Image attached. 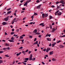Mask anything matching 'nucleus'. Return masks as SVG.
Returning a JSON list of instances; mask_svg holds the SVG:
<instances>
[{
  "instance_id": "30",
  "label": "nucleus",
  "mask_w": 65,
  "mask_h": 65,
  "mask_svg": "<svg viewBox=\"0 0 65 65\" xmlns=\"http://www.w3.org/2000/svg\"><path fill=\"white\" fill-rule=\"evenodd\" d=\"M29 37L30 38H32L33 37V36H30Z\"/></svg>"
},
{
  "instance_id": "8",
  "label": "nucleus",
  "mask_w": 65,
  "mask_h": 65,
  "mask_svg": "<svg viewBox=\"0 0 65 65\" xmlns=\"http://www.w3.org/2000/svg\"><path fill=\"white\" fill-rule=\"evenodd\" d=\"M6 24H7V23L5 22H3L2 23V25H6Z\"/></svg>"
},
{
  "instance_id": "50",
  "label": "nucleus",
  "mask_w": 65,
  "mask_h": 65,
  "mask_svg": "<svg viewBox=\"0 0 65 65\" xmlns=\"http://www.w3.org/2000/svg\"><path fill=\"white\" fill-rule=\"evenodd\" d=\"M37 39L36 38H35L34 40V41H36V40Z\"/></svg>"
},
{
  "instance_id": "21",
  "label": "nucleus",
  "mask_w": 65,
  "mask_h": 65,
  "mask_svg": "<svg viewBox=\"0 0 65 65\" xmlns=\"http://www.w3.org/2000/svg\"><path fill=\"white\" fill-rule=\"evenodd\" d=\"M60 48H62V47H64V46L62 45H60Z\"/></svg>"
},
{
  "instance_id": "12",
  "label": "nucleus",
  "mask_w": 65,
  "mask_h": 65,
  "mask_svg": "<svg viewBox=\"0 0 65 65\" xmlns=\"http://www.w3.org/2000/svg\"><path fill=\"white\" fill-rule=\"evenodd\" d=\"M56 43H53L52 44V47H54V46H55V44H56Z\"/></svg>"
},
{
  "instance_id": "54",
  "label": "nucleus",
  "mask_w": 65,
  "mask_h": 65,
  "mask_svg": "<svg viewBox=\"0 0 65 65\" xmlns=\"http://www.w3.org/2000/svg\"><path fill=\"white\" fill-rule=\"evenodd\" d=\"M24 39H22V40H21V41H22V42L23 43V42H24Z\"/></svg>"
},
{
  "instance_id": "9",
  "label": "nucleus",
  "mask_w": 65,
  "mask_h": 65,
  "mask_svg": "<svg viewBox=\"0 0 65 65\" xmlns=\"http://www.w3.org/2000/svg\"><path fill=\"white\" fill-rule=\"evenodd\" d=\"M61 14H62V13L60 12H59L57 13V14H58V15H61Z\"/></svg>"
},
{
  "instance_id": "20",
  "label": "nucleus",
  "mask_w": 65,
  "mask_h": 65,
  "mask_svg": "<svg viewBox=\"0 0 65 65\" xmlns=\"http://www.w3.org/2000/svg\"><path fill=\"white\" fill-rule=\"evenodd\" d=\"M22 53H23V54H24V55H26V53H25V51H22Z\"/></svg>"
},
{
  "instance_id": "48",
  "label": "nucleus",
  "mask_w": 65,
  "mask_h": 65,
  "mask_svg": "<svg viewBox=\"0 0 65 65\" xmlns=\"http://www.w3.org/2000/svg\"><path fill=\"white\" fill-rule=\"evenodd\" d=\"M7 50H10V48L9 47H8L7 48Z\"/></svg>"
},
{
  "instance_id": "2",
  "label": "nucleus",
  "mask_w": 65,
  "mask_h": 65,
  "mask_svg": "<svg viewBox=\"0 0 65 65\" xmlns=\"http://www.w3.org/2000/svg\"><path fill=\"white\" fill-rule=\"evenodd\" d=\"M33 56H32V55L31 54L29 58V60L30 61H31V60H32V57Z\"/></svg>"
},
{
  "instance_id": "5",
  "label": "nucleus",
  "mask_w": 65,
  "mask_h": 65,
  "mask_svg": "<svg viewBox=\"0 0 65 65\" xmlns=\"http://www.w3.org/2000/svg\"><path fill=\"white\" fill-rule=\"evenodd\" d=\"M57 29V28H56L55 29L54 28H53L52 29V32H53V33H54V31H55V30H56Z\"/></svg>"
},
{
  "instance_id": "14",
  "label": "nucleus",
  "mask_w": 65,
  "mask_h": 65,
  "mask_svg": "<svg viewBox=\"0 0 65 65\" xmlns=\"http://www.w3.org/2000/svg\"><path fill=\"white\" fill-rule=\"evenodd\" d=\"M24 60L26 61H28L29 60V58H26L24 59Z\"/></svg>"
},
{
  "instance_id": "62",
  "label": "nucleus",
  "mask_w": 65,
  "mask_h": 65,
  "mask_svg": "<svg viewBox=\"0 0 65 65\" xmlns=\"http://www.w3.org/2000/svg\"><path fill=\"white\" fill-rule=\"evenodd\" d=\"M22 9L23 10H25V8H23Z\"/></svg>"
},
{
  "instance_id": "57",
  "label": "nucleus",
  "mask_w": 65,
  "mask_h": 65,
  "mask_svg": "<svg viewBox=\"0 0 65 65\" xmlns=\"http://www.w3.org/2000/svg\"><path fill=\"white\" fill-rule=\"evenodd\" d=\"M55 25V23H52V25Z\"/></svg>"
},
{
  "instance_id": "51",
  "label": "nucleus",
  "mask_w": 65,
  "mask_h": 65,
  "mask_svg": "<svg viewBox=\"0 0 65 65\" xmlns=\"http://www.w3.org/2000/svg\"><path fill=\"white\" fill-rule=\"evenodd\" d=\"M10 9H11V8H9L7 9V10H8V11L9 10H10Z\"/></svg>"
},
{
  "instance_id": "42",
  "label": "nucleus",
  "mask_w": 65,
  "mask_h": 65,
  "mask_svg": "<svg viewBox=\"0 0 65 65\" xmlns=\"http://www.w3.org/2000/svg\"><path fill=\"white\" fill-rule=\"evenodd\" d=\"M22 4H23L20 3L19 5V6H21V5H22Z\"/></svg>"
},
{
  "instance_id": "36",
  "label": "nucleus",
  "mask_w": 65,
  "mask_h": 65,
  "mask_svg": "<svg viewBox=\"0 0 65 65\" xmlns=\"http://www.w3.org/2000/svg\"><path fill=\"white\" fill-rule=\"evenodd\" d=\"M48 34L47 33V34L46 35V37H47V36H48Z\"/></svg>"
},
{
  "instance_id": "61",
  "label": "nucleus",
  "mask_w": 65,
  "mask_h": 65,
  "mask_svg": "<svg viewBox=\"0 0 65 65\" xmlns=\"http://www.w3.org/2000/svg\"><path fill=\"white\" fill-rule=\"evenodd\" d=\"M16 55L17 56H19V55H20V54H19V53H18Z\"/></svg>"
},
{
  "instance_id": "59",
  "label": "nucleus",
  "mask_w": 65,
  "mask_h": 65,
  "mask_svg": "<svg viewBox=\"0 0 65 65\" xmlns=\"http://www.w3.org/2000/svg\"><path fill=\"white\" fill-rule=\"evenodd\" d=\"M28 50H27L26 51H25V52H28Z\"/></svg>"
},
{
  "instance_id": "40",
  "label": "nucleus",
  "mask_w": 65,
  "mask_h": 65,
  "mask_svg": "<svg viewBox=\"0 0 65 65\" xmlns=\"http://www.w3.org/2000/svg\"><path fill=\"white\" fill-rule=\"evenodd\" d=\"M36 34H37L38 35H39V34H40V33L39 32H37Z\"/></svg>"
},
{
  "instance_id": "63",
  "label": "nucleus",
  "mask_w": 65,
  "mask_h": 65,
  "mask_svg": "<svg viewBox=\"0 0 65 65\" xmlns=\"http://www.w3.org/2000/svg\"><path fill=\"white\" fill-rule=\"evenodd\" d=\"M51 36V34H49V35H48V36H49V37H50V36Z\"/></svg>"
},
{
  "instance_id": "27",
  "label": "nucleus",
  "mask_w": 65,
  "mask_h": 65,
  "mask_svg": "<svg viewBox=\"0 0 65 65\" xmlns=\"http://www.w3.org/2000/svg\"><path fill=\"white\" fill-rule=\"evenodd\" d=\"M3 62V61L2 60H0V63H2Z\"/></svg>"
},
{
  "instance_id": "45",
  "label": "nucleus",
  "mask_w": 65,
  "mask_h": 65,
  "mask_svg": "<svg viewBox=\"0 0 65 65\" xmlns=\"http://www.w3.org/2000/svg\"><path fill=\"white\" fill-rule=\"evenodd\" d=\"M22 63H23V64H24V65H26V63L24 62H22Z\"/></svg>"
},
{
  "instance_id": "52",
  "label": "nucleus",
  "mask_w": 65,
  "mask_h": 65,
  "mask_svg": "<svg viewBox=\"0 0 65 65\" xmlns=\"http://www.w3.org/2000/svg\"><path fill=\"white\" fill-rule=\"evenodd\" d=\"M3 50H7V48H3Z\"/></svg>"
},
{
  "instance_id": "1",
  "label": "nucleus",
  "mask_w": 65,
  "mask_h": 65,
  "mask_svg": "<svg viewBox=\"0 0 65 65\" xmlns=\"http://www.w3.org/2000/svg\"><path fill=\"white\" fill-rule=\"evenodd\" d=\"M59 3H62V4H65V3L64 2V1L63 0H61L59 1Z\"/></svg>"
},
{
  "instance_id": "58",
  "label": "nucleus",
  "mask_w": 65,
  "mask_h": 65,
  "mask_svg": "<svg viewBox=\"0 0 65 65\" xmlns=\"http://www.w3.org/2000/svg\"><path fill=\"white\" fill-rule=\"evenodd\" d=\"M19 49H22L23 48V47H21L19 48Z\"/></svg>"
},
{
  "instance_id": "47",
  "label": "nucleus",
  "mask_w": 65,
  "mask_h": 65,
  "mask_svg": "<svg viewBox=\"0 0 65 65\" xmlns=\"http://www.w3.org/2000/svg\"><path fill=\"white\" fill-rule=\"evenodd\" d=\"M32 24H33V22H30L29 23V24H30V25H32Z\"/></svg>"
},
{
  "instance_id": "26",
  "label": "nucleus",
  "mask_w": 65,
  "mask_h": 65,
  "mask_svg": "<svg viewBox=\"0 0 65 65\" xmlns=\"http://www.w3.org/2000/svg\"><path fill=\"white\" fill-rule=\"evenodd\" d=\"M20 39H23V37L22 36H20Z\"/></svg>"
},
{
  "instance_id": "4",
  "label": "nucleus",
  "mask_w": 65,
  "mask_h": 65,
  "mask_svg": "<svg viewBox=\"0 0 65 65\" xmlns=\"http://www.w3.org/2000/svg\"><path fill=\"white\" fill-rule=\"evenodd\" d=\"M51 50V48H48L46 49V52H48V51H50Z\"/></svg>"
},
{
  "instance_id": "60",
  "label": "nucleus",
  "mask_w": 65,
  "mask_h": 65,
  "mask_svg": "<svg viewBox=\"0 0 65 65\" xmlns=\"http://www.w3.org/2000/svg\"><path fill=\"white\" fill-rule=\"evenodd\" d=\"M43 51L44 52H45V51H46V48H45L43 50Z\"/></svg>"
},
{
  "instance_id": "24",
  "label": "nucleus",
  "mask_w": 65,
  "mask_h": 65,
  "mask_svg": "<svg viewBox=\"0 0 65 65\" xmlns=\"http://www.w3.org/2000/svg\"><path fill=\"white\" fill-rule=\"evenodd\" d=\"M44 24V23H42L39 24V26H42V25Z\"/></svg>"
},
{
  "instance_id": "56",
  "label": "nucleus",
  "mask_w": 65,
  "mask_h": 65,
  "mask_svg": "<svg viewBox=\"0 0 65 65\" xmlns=\"http://www.w3.org/2000/svg\"><path fill=\"white\" fill-rule=\"evenodd\" d=\"M22 36L23 37H24L25 36V35L23 34L22 35Z\"/></svg>"
},
{
  "instance_id": "13",
  "label": "nucleus",
  "mask_w": 65,
  "mask_h": 65,
  "mask_svg": "<svg viewBox=\"0 0 65 65\" xmlns=\"http://www.w3.org/2000/svg\"><path fill=\"white\" fill-rule=\"evenodd\" d=\"M44 15V17L46 18L47 16H48V15H47V14H45Z\"/></svg>"
},
{
  "instance_id": "31",
  "label": "nucleus",
  "mask_w": 65,
  "mask_h": 65,
  "mask_svg": "<svg viewBox=\"0 0 65 65\" xmlns=\"http://www.w3.org/2000/svg\"><path fill=\"white\" fill-rule=\"evenodd\" d=\"M5 56H6V57H9V56H8V55H5Z\"/></svg>"
},
{
  "instance_id": "28",
  "label": "nucleus",
  "mask_w": 65,
  "mask_h": 65,
  "mask_svg": "<svg viewBox=\"0 0 65 65\" xmlns=\"http://www.w3.org/2000/svg\"><path fill=\"white\" fill-rule=\"evenodd\" d=\"M52 60H53V61H55V60H56V59H55V58H53Z\"/></svg>"
},
{
  "instance_id": "41",
  "label": "nucleus",
  "mask_w": 65,
  "mask_h": 65,
  "mask_svg": "<svg viewBox=\"0 0 65 65\" xmlns=\"http://www.w3.org/2000/svg\"><path fill=\"white\" fill-rule=\"evenodd\" d=\"M36 2H37V3H39V2H39V1H36Z\"/></svg>"
},
{
  "instance_id": "33",
  "label": "nucleus",
  "mask_w": 65,
  "mask_h": 65,
  "mask_svg": "<svg viewBox=\"0 0 65 65\" xmlns=\"http://www.w3.org/2000/svg\"><path fill=\"white\" fill-rule=\"evenodd\" d=\"M50 28H51V29H52V26H51V25H50Z\"/></svg>"
},
{
  "instance_id": "39",
  "label": "nucleus",
  "mask_w": 65,
  "mask_h": 65,
  "mask_svg": "<svg viewBox=\"0 0 65 65\" xmlns=\"http://www.w3.org/2000/svg\"><path fill=\"white\" fill-rule=\"evenodd\" d=\"M58 3H60V2H57L56 3V4H58Z\"/></svg>"
},
{
  "instance_id": "10",
  "label": "nucleus",
  "mask_w": 65,
  "mask_h": 65,
  "mask_svg": "<svg viewBox=\"0 0 65 65\" xmlns=\"http://www.w3.org/2000/svg\"><path fill=\"white\" fill-rule=\"evenodd\" d=\"M53 51H52L50 52V55H53Z\"/></svg>"
},
{
  "instance_id": "35",
  "label": "nucleus",
  "mask_w": 65,
  "mask_h": 65,
  "mask_svg": "<svg viewBox=\"0 0 65 65\" xmlns=\"http://www.w3.org/2000/svg\"><path fill=\"white\" fill-rule=\"evenodd\" d=\"M4 52H3V51H0V53L1 54H2V53H4Z\"/></svg>"
},
{
  "instance_id": "32",
  "label": "nucleus",
  "mask_w": 65,
  "mask_h": 65,
  "mask_svg": "<svg viewBox=\"0 0 65 65\" xmlns=\"http://www.w3.org/2000/svg\"><path fill=\"white\" fill-rule=\"evenodd\" d=\"M24 0H22V1H20L21 3H22L23 2H24Z\"/></svg>"
},
{
  "instance_id": "6",
  "label": "nucleus",
  "mask_w": 65,
  "mask_h": 65,
  "mask_svg": "<svg viewBox=\"0 0 65 65\" xmlns=\"http://www.w3.org/2000/svg\"><path fill=\"white\" fill-rule=\"evenodd\" d=\"M41 6V4H40L38 6V7H37L36 8H37L38 9L39 8H40V7Z\"/></svg>"
},
{
  "instance_id": "55",
  "label": "nucleus",
  "mask_w": 65,
  "mask_h": 65,
  "mask_svg": "<svg viewBox=\"0 0 65 65\" xmlns=\"http://www.w3.org/2000/svg\"><path fill=\"white\" fill-rule=\"evenodd\" d=\"M39 38H41V35H39Z\"/></svg>"
},
{
  "instance_id": "53",
  "label": "nucleus",
  "mask_w": 65,
  "mask_h": 65,
  "mask_svg": "<svg viewBox=\"0 0 65 65\" xmlns=\"http://www.w3.org/2000/svg\"><path fill=\"white\" fill-rule=\"evenodd\" d=\"M15 61H14L13 62V64H14L15 63Z\"/></svg>"
},
{
  "instance_id": "18",
  "label": "nucleus",
  "mask_w": 65,
  "mask_h": 65,
  "mask_svg": "<svg viewBox=\"0 0 65 65\" xmlns=\"http://www.w3.org/2000/svg\"><path fill=\"white\" fill-rule=\"evenodd\" d=\"M42 17L43 18H44V14L43 13V14H42Z\"/></svg>"
},
{
  "instance_id": "15",
  "label": "nucleus",
  "mask_w": 65,
  "mask_h": 65,
  "mask_svg": "<svg viewBox=\"0 0 65 65\" xmlns=\"http://www.w3.org/2000/svg\"><path fill=\"white\" fill-rule=\"evenodd\" d=\"M47 41H51V40L49 38H47Z\"/></svg>"
},
{
  "instance_id": "11",
  "label": "nucleus",
  "mask_w": 65,
  "mask_h": 65,
  "mask_svg": "<svg viewBox=\"0 0 65 65\" xmlns=\"http://www.w3.org/2000/svg\"><path fill=\"white\" fill-rule=\"evenodd\" d=\"M28 4V3L27 2H26L24 4V6H26V5H27Z\"/></svg>"
},
{
  "instance_id": "64",
  "label": "nucleus",
  "mask_w": 65,
  "mask_h": 65,
  "mask_svg": "<svg viewBox=\"0 0 65 65\" xmlns=\"http://www.w3.org/2000/svg\"><path fill=\"white\" fill-rule=\"evenodd\" d=\"M62 37H65V35L62 36Z\"/></svg>"
},
{
  "instance_id": "29",
  "label": "nucleus",
  "mask_w": 65,
  "mask_h": 65,
  "mask_svg": "<svg viewBox=\"0 0 65 65\" xmlns=\"http://www.w3.org/2000/svg\"><path fill=\"white\" fill-rule=\"evenodd\" d=\"M11 40H14V38L13 37H12L11 39Z\"/></svg>"
},
{
  "instance_id": "23",
  "label": "nucleus",
  "mask_w": 65,
  "mask_h": 65,
  "mask_svg": "<svg viewBox=\"0 0 65 65\" xmlns=\"http://www.w3.org/2000/svg\"><path fill=\"white\" fill-rule=\"evenodd\" d=\"M15 33L14 32H11V35H13V34H14Z\"/></svg>"
},
{
  "instance_id": "43",
  "label": "nucleus",
  "mask_w": 65,
  "mask_h": 65,
  "mask_svg": "<svg viewBox=\"0 0 65 65\" xmlns=\"http://www.w3.org/2000/svg\"><path fill=\"white\" fill-rule=\"evenodd\" d=\"M49 46H52V44L51 43H50V44L49 45Z\"/></svg>"
},
{
  "instance_id": "16",
  "label": "nucleus",
  "mask_w": 65,
  "mask_h": 65,
  "mask_svg": "<svg viewBox=\"0 0 65 65\" xmlns=\"http://www.w3.org/2000/svg\"><path fill=\"white\" fill-rule=\"evenodd\" d=\"M5 46H9V44L6 43Z\"/></svg>"
},
{
  "instance_id": "3",
  "label": "nucleus",
  "mask_w": 65,
  "mask_h": 65,
  "mask_svg": "<svg viewBox=\"0 0 65 65\" xmlns=\"http://www.w3.org/2000/svg\"><path fill=\"white\" fill-rule=\"evenodd\" d=\"M9 16H8L7 17L5 18L4 20H5V21H8L9 20L8 18H9Z\"/></svg>"
},
{
  "instance_id": "25",
  "label": "nucleus",
  "mask_w": 65,
  "mask_h": 65,
  "mask_svg": "<svg viewBox=\"0 0 65 65\" xmlns=\"http://www.w3.org/2000/svg\"><path fill=\"white\" fill-rule=\"evenodd\" d=\"M11 13V11H9L8 12L7 14H9V13Z\"/></svg>"
},
{
  "instance_id": "38",
  "label": "nucleus",
  "mask_w": 65,
  "mask_h": 65,
  "mask_svg": "<svg viewBox=\"0 0 65 65\" xmlns=\"http://www.w3.org/2000/svg\"><path fill=\"white\" fill-rule=\"evenodd\" d=\"M61 40H59L57 42V43H59V42H61Z\"/></svg>"
},
{
  "instance_id": "7",
  "label": "nucleus",
  "mask_w": 65,
  "mask_h": 65,
  "mask_svg": "<svg viewBox=\"0 0 65 65\" xmlns=\"http://www.w3.org/2000/svg\"><path fill=\"white\" fill-rule=\"evenodd\" d=\"M38 41H36V42H35L34 43V45H35V44H38Z\"/></svg>"
},
{
  "instance_id": "44",
  "label": "nucleus",
  "mask_w": 65,
  "mask_h": 65,
  "mask_svg": "<svg viewBox=\"0 0 65 65\" xmlns=\"http://www.w3.org/2000/svg\"><path fill=\"white\" fill-rule=\"evenodd\" d=\"M34 14H35V15H37V13L35 12Z\"/></svg>"
},
{
  "instance_id": "22",
  "label": "nucleus",
  "mask_w": 65,
  "mask_h": 65,
  "mask_svg": "<svg viewBox=\"0 0 65 65\" xmlns=\"http://www.w3.org/2000/svg\"><path fill=\"white\" fill-rule=\"evenodd\" d=\"M8 41H9L10 42H14V41L12 40H8Z\"/></svg>"
},
{
  "instance_id": "17",
  "label": "nucleus",
  "mask_w": 65,
  "mask_h": 65,
  "mask_svg": "<svg viewBox=\"0 0 65 65\" xmlns=\"http://www.w3.org/2000/svg\"><path fill=\"white\" fill-rule=\"evenodd\" d=\"M53 17L52 16H49V20H51V19H52V18H53Z\"/></svg>"
},
{
  "instance_id": "19",
  "label": "nucleus",
  "mask_w": 65,
  "mask_h": 65,
  "mask_svg": "<svg viewBox=\"0 0 65 65\" xmlns=\"http://www.w3.org/2000/svg\"><path fill=\"white\" fill-rule=\"evenodd\" d=\"M37 32V30L36 29H35L34 31H33V32L34 33H36Z\"/></svg>"
},
{
  "instance_id": "34",
  "label": "nucleus",
  "mask_w": 65,
  "mask_h": 65,
  "mask_svg": "<svg viewBox=\"0 0 65 65\" xmlns=\"http://www.w3.org/2000/svg\"><path fill=\"white\" fill-rule=\"evenodd\" d=\"M14 23V20H13L12 22V24H13Z\"/></svg>"
},
{
  "instance_id": "37",
  "label": "nucleus",
  "mask_w": 65,
  "mask_h": 65,
  "mask_svg": "<svg viewBox=\"0 0 65 65\" xmlns=\"http://www.w3.org/2000/svg\"><path fill=\"white\" fill-rule=\"evenodd\" d=\"M51 7H52V8H54V7H55V6H54L53 5L51 6Z\"/></svg>"
},
{
  "instance_id": "46",
  "label": "nucleus",
  "mask_w": 65,
  "mask_h": 65,
  "mask_svg": "<svg viewBox=\"0 0 65 65\" xmlns=\"http://www.w3.org/2000/svg\"><path fill=\"white\" fill-rule=\"evenodd\" d=\"M35 60V58H34L33 59H32V60L33 61H34Z\"/></svg>"
},
{
  "instance_id": "49",
  "label": "nucleus",
  "mask_w": 65,
  "mask_h": 65,
  "mask_svg": "<svg viewBox=\"0 0 65 65\" xmlns=\"http://www.w3.org/2000/svg\"><path fill=\"white\" fill-rule=\"evenodd\" d=\"M42 64H43V65L45 64V63H44V62H42Z\"/></svg>"
}]
</instances>
